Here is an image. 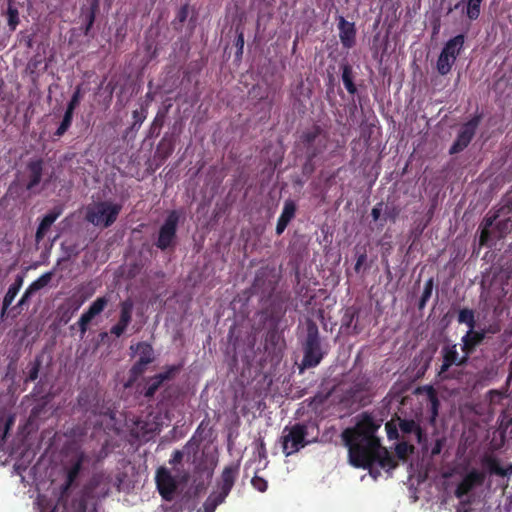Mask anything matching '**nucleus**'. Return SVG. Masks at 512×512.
Listing matches in <instances>:
<instances>
[{"label": "nucleus", "mask_w": 512, "mask_h": 512, "mask_svg": "<svg viewBox=\"0 0 512 512\" xmlns=\"http://www.w3.org/2000/svg\"><path fill=\"white\" fill-rule=\"evenodd\" d=\"M380 424L367 412L362 413L356 425L342 432V439L348 447L351 464L357 468L368 469L374 478L380 476V470H393L398 466L395 457L383 446L375 433Z\"/></svg>", "instance_id": "obj_1"}, {"label": "nucleus", "mask_w": 512, "mask_h": 512, "mask_svg": "<svg viewBox=\"0 0 512 512\" xmlns=\"http://www.w3.org/2000/svg\"><path fill=\"white\" fill-rule=\"evenodd\" d=\"M512 211V203L501 206L493 214H487L482 221V229L479 236L481 246H492V242L505 238L512 231L511 218L498 220L502 215Z\"/></svg>", "instance_id": "obj_2"}, {"label": "nucleus", "mask_w": 512, "mask_h": 512, "mask_svg": "<svg viewBox=\"0 0 512 512\" xmlns=\"http://www.w3.org/2000/svg\"><path fill=\"white\" fill-rule=\"evenodd\" d=\"M306 338L303 343V359L304 368H314L320 364L327 351L322 349L321 338L317 324L308 320L306 323Z\"/></svg>", "instance_id": "obj_3"}, {"label": "nucleus", "mask_w": 512, "mask_h": 512, "mask_svg": "<svg viewBox=\"0 0 512 512\" xmlns=\"http://www.w3.org/2000/svg\"><path fill=\"white\" fill-rule=\"evenodd\" d=\"M440 353L442 363L437 371V377L441 381L459 379L461 373L456 369L452 370L451 367H464L468 364L469 358L464 353L460 356L457 345L450 342L442 346Z\"/></svg>", "instance_id": "obj_4"}, {"label": "nucleus", "mask_w": 512, "mask_h": 512, "mask_svg": "<svg viewBox=\"0 0 512 512\" xmlns=\"http://www.w3.org/2000/svg\"><path fill=\"white\" fill-rule=\"evenodd\" d=\"M330 140L329 132L318 124L303 130L299 137V142L305 150V155L310 158H316L324 153Z\"/></svg>", "instance_id": "obj_5"}, {"label": "nucleus", "mask_w": 512, "mask_h": 512, "mask_svg": "<svg viewBox=\"0 0 512 512\" xmlns=\"http://www.w3.org/2000/svg\"><path fill=\"white\" fill-rule=\"evenodd\" d=\"M121 209L120 204L110 201L96 202L87 206L85 219L95 226L108 228L116 221Z\"/></svg>", "instance_id": "obj_6"}, {"label": "nucleus", "mask_w": 512, "mask_h": 512, "mask_svg": "<svg viewBox=\"0 0 512 512\" xmlns=\"http://www.w3.org/2000/svg\"><path fill=\"white\" fill-rule=\"evenodd\" d=\"M308 427L302 423H296L291 427H285L282 436V451L285 456H290L307 446L310 441L306 440Z\"/></svg>", "instance_id": "obj_7"}, {"label": "nucleus", "mask_w": 512, "mask_h": 512, "mask_svg": "<svg viewBox=\"0 0 512 512\" xmlns=\"http://www.w3.org/2000/svg\"><path fill=\"white\" fill-rule=\"evenodd\" d=\"M180 215L178 211L172 210L168 213L164 223L161 225L155 246L162 251L174 246L177 238V226Z\"/></svg>", "instance_id": "obj_8"}, {"label": "nucleus", "mask_w": 512, "mask_h": 512, "mask_svg": "<svg viewBox=\"0 0 512 512\" xmlns=\"http://www.w3.org/2000/svg\"><path fill=\"white\" fill-rule=\"evenodd\" d=\"M482 120L481 114L474 115L470 120L464 123L457 135L456 140L449 149L450 155H455L462 152L471 143L475 136L476 130Z\"/></svg>", "instance_id": "obj_9"}, {"label": "nucleus", "mask_w": 512, "mask_h": 512, "mask_svg": "<svg viewBox=\"0 0 512 512\" xmlns=\"http://www.w3.org/2000/svg\"><path fill=\"white\" fill-rule=\"evenodd\" d=\"M259 67L261 68L259 73L264 74L263 83L266 85V88L263 93L257 94V96H259V100L266 101L269 105H272L282 87V78L276 75L274 71H270V68H275V66Z\"/></svg>", "instance_id": "obj_10"}, {"label": "nucleus", "mask_w": 512, "mask_h": 512, "mask_svg": "<svg viewBox=\"0 0 512 512\" xmlns=\"http://www.w3.org/2000/svg\"><path fill=\"white\" fill-rule=\"evenodd\" d=\"M372 390V380L366 374L358 375L343 392V401L351 403L361 402Z\"/></svg>", "instance_id": "obj_11"}, {"label": "nucleus", "mask_w": 512, "mask_h": 512, "mask_svg": "<svg viewBox=\"0 0 512 512\" xmlns=\"http://www.w3.org/2000/svg\"><path fill=\"white\" fill-rule=\"evenodd\" d=\"M155 482L160 496L165 501H172L178 489V482L166 467H159L156 470Z\"/></svg>", "instance_id": "obj_12"}, {"label": "nucleus", "mask_w": 512, "mask_h": 512, "mask_svg": "<svg viewBox=\"0 0 512 512\" xmlns=\"http://www.w3.org/2000/svg\"><path fill=\"white\" fill-rule=\"evenodd\" d=\"M108 298L106 296L98 297L94 300L89 308L81 315L75 325H77L81 338L84 337L88 331L90 322L99 314H101L108 305Z\"/></svg>", "instance_id": "obj_13"}, {"label": "nucleus", "mask_w": 512, "mask_h": 512, "mask_svg": "<svg viewBox=\"0 0 512 512\" xmlns=\"http://www.w3.org/2000/svg\"><path fill=\"white\" fill-rule=\"evenodd\" d=\"M239 469V463H231L225 466L217 484L219 491L214 493L226 499L239 475Z\"/></svg>", "instance_id": "obj_14"}, {"label": "nucleus", "mask_w": 512, "mask_h": 512, "mask_svg": "<svg viewBox=\"0 0 512 512\" xmlns=\"http://www.w3.org/2000/svg\"><path fill=\"white\" fill-rule=\"evenodd\" d=\"M485 481V474L477 469L467 473L455 489V496L458 499L466 496L474 487L480 486Z\"/></svg>", "instance_id": "obj_15"}, {"label": "nucleus", "mask_w": 512, "mask_h": 512, "mask_svg": "<svg viewBox=\"0 0 512 512\" xmlns=\"http://www.w3.org/2000/svg\"><path fill=\"white\" fill-rule=\"evenodd\" d=\"M485 337V330L468 329L461 337V351L470 359L471 355L483 343Z\"/></svg>", "instance_id": "obj_16"}, {"label": "nucleus", "mask_w": 512, "mask_h": 512, "mask_svg": "<svg viewBox=\"0 0 512 512\" xmlns=\"http://www.w3.org/2000/svg\"><path fill=\"white\" fill-rule=\"evenodd\" d=\"M85 300V297L77 295H72L65 299V301L58 307L59 322L67 324L74 314L81 308Z\"/></svg>", "instance_id": "obj_17"}, {"label": "nucleus", "mask_w": 512, "mask_h": 512, "mask_svg": "<svg viewBox=\"0 0 512 512\" xmlns=\"http://www.w3.org/2000/svg\"><path fill=\"white\" fill-rule=\"evenodd\" d=\"M27 169V181L25 184L26 190L34 192L35 188L41 183L44 161L39 159H31L26 166Z\"/></svg>", "instance_id": "obj_18"}, {"label": "nucleus", "mask_w": 512, "mask_h": 512, "mask_svg": "<svg viewBox=\"0 0 512 512\" xmlns=\"http://www.w3.org/2000/svg\"><path fill=\"white\" fill-rule=\"evenodd\" d=\"M464 44V37L458 35L451 39L444 47L440 57L439 64H450L456 60Z\"/></svg>", "instance_id": "obj_19"}, {"label": "nucleus", "mask_w": 512, "mask_h": 512, "mask_svg": "<svg viewBox=\"0 0 512 512\" xmlns=\"http://www.w3.org/2000/svg\"><path fill=\"white\" fill-rule=\"evenodd\" d=\"M174 149V139L167 134L164 135V137L158 143L154 153V160L158 161V166L164 164V162L172 155Z\"/></svg>", "instance_id": "obj_20"}, {"label": "nucleus", "mask_w": 512, "mask_h": 512, "mask_svg": "<svg viewBox=\"0 0 512 512\" xmlns=\"http://www.w3.org/2000/svg\"><path fill=\"white\" fill-rule=\"evenodd\" d=\"M175 371H176V368L171 367L167 371H165L163 373H159V374L149 378L146 383L144 396L147 398H152L155 395V393L157 392V390L161 387L163 382L165 380H169L172 378Z\"/></svg>", "instance_id": "obj_21"}, {"label": "nucleus", "mask_w": 512, "mask_h": 512, "mask_svg": "<svg viewBox=\"0 0 512 512\" xmlns=\"http://www.w3.org/2000/svg\"><path fill=\"white\" fill-rule=\"evenodd\" d=\"M63 209L60 206L54 207L52 210H50L41 220L37 227L36 231V240L40 241L42 240L48 230L50 229L51 225L57 220V218L62 214Z\"/></svg>", "instance_id": "obj_22"}, {"label": "nucleus", "mask_w": 512, "mask_h": 512, "mask_svg": "<svg viewBox=\"0 0 512 512\" xmlns=\"http://www.w3.org/2000/svg\"><path fill=\"white\" fill-rule=\"evenodd\" d=\"M338 29L341 43L347 48L352 47L355 43L356 35L354 23L348 22L344 19V17L340 16Z\"/></svg>", "instance_id": "obj_23"}, {"label": "nucleus", "mask_w": 512, "mask_h": 512, "mask_svg": "<svg viewBox=\"0 0 512 512\" xmlns=\"http://www.w3.org/2000/svg\"><path fill=\"white\" fill-rule=\"evenodd\" d=\"M482 1L483 0H461L455 5V9H460L470 21H473L480 15Z\"/></svg>", "instance_id": "obj_24"}, {"label": "nucleus", "mask_w": 512, "mask_h": 512, "mask_svg": "<svg viewBox=\"0 0 512 512\" xmlns=\"http://www.w3.org/2000/svg\"><path fill=\"white\" fill-rule=\"evenodd\" d=\"M359 310L352 306L345 310L344 315L341 319V328L348 330L352 328V333L358 335L361 332V328L357 324Z\"/></svg>", "instance_id": "obj_25"}, {"label": "nucleus", "mask_w": 512, "mask_h": 512, "mask_svg": "<svg viewBox=\"0 0 512 512\" xmlns=\"http://www.w3.org/2000/svg\"><path fill=\"white\" fill-rule=\"evenodd\" d=\"M84 461L83 454H80L67 470L66 481L62 486V494L66 493L78 478Z\"/></svg>", "instance_id": "obj_26"}, {"label": "nucleus", "mask_w": 512, "mask_h": 512, "mask_svg": "<svg viewBox=\"0 0 512 512\" xmlns=\"http://www.w3.org/2000/svg\"><path fill=\"white\" fill-rule=\"evenodd\" d=\"M23 285V278L21 276H17L15 281L9 286L1 306V316L3 317L6 313L7 309L11 306L18 292L20 291Z\"/></svg>", "instance_id": "obj_27"}, {"label": "nucleus", "mask_w": 512, "mask_h": 512, "mask_svg": "<svg viewBox=\"0 0 512 512\" xmlns=\"http://www.w3.org/2000/svg\"><path fill=\"white\" fill-rule=\"evenodd\" d=\"M15 423V415L0 410V450L3 449L9 431Z\"/></svg>", "instance_id": "obj_28"}, {"label": "nucleus", "mask_w": 512, "mask_h": 512, "mask_svg": "<svg viewBox=\"0 0 512 512\" xmlns=\"http://www.w3.org/2000/svg\"><path fill=\"white\" fill-rule=\"evenodd\" d=\"M285 314V310H280L278 314L272 313L271 319L275 322V325L273 328H270L266 335V341L271 344L272 346H277L279 341L281 340V334L278 331V322L280 321L281 317Z\"/></svg>", "instance_id": "obj_29"}, {"label": "nucleus", "mask_w": 512, "mask_h": 512, "mask_svg": "<svg viewBox=\"0 0 512 512\" xmlns=\"http://www.w3.org/2000/svg\"><path fill=\"white\" fill-rule=\"evenodd\" d=\"M396 421L399 426V430L405 434H416L418 438L421 437V428L413 419H401L400 417L396 418Z\"/></svg>", "instance_id": "obj_30"}, {"label": "nucleus", "mask_w": 512, "mask_h": 512, "mask_svg": "<svg viewBox=\"0 0 512 512\" xmlns=\"http://www.w3.org/2000/svg\"><path fill=\"white\" fill-rule=\"evenodd\" d=\"M425 391L427 394V400L429 402V411L431 418L434 420L438 416L440 401L438 398L437 391L432 386H426Z\"/></svg>", "instance_id": "obj_31"}, {"label": "nucleus", "mask_w": 512, "mask_h": 512, "mask_svg": "<svg viewBox=\"0 0 512 512\" xmlns=\"http://www.w3.org/2000/svg\"><path fill=\"white\" fill-rule=\"evenodd\" d=\"M484 463L488 466L490 472L495 475L505 477L512 474V465L502 468L496 458L486 457Z\"/></svg>", "instance_id": "obj_32"}, {"label": "nucleus", "mask_w": 512, "mask_h": 512, "mask_svg": "<svg viewBox=\"0 0 512 512\" xmlns=\"http://www.w3.org/2000/svg\"><path fill=\"white\" fill-rule=\"evenodd\" d=\"M457 321L460 324L467 325L468 329H474L476 327L475 312L469 308H463L459 311Z\"/></svg>", "instance_id": "obj_33"}, {"label": "nucleus", "mask_w": 512, "mask_h": 512, "mask_svg": "<svg viewBox=\"0 0 512 512\" xmlns=\"http://www.w3.org/2000/svg\"><path fill=\"white\" fill-rule=\"evenodd\" d=\"M42 363L43 354L36 355L34 360L29 363V371L25 382H33L38 378Z\"/></svg>", "instance_id": "obj_34"}, {"label": "nucleus", "mask_w": 512, "mask_h": 512, "mask_svg": "<svg viewBox=\"0 0 512 512\" xmlns=\"http://www.w3.org/2000/svg\"><path fill=\"white\" fill-rule=\"evenodd\" d=\"M296 213V205L292 200H286L284 203L283 210L277 221L282 222L286 225L294 218Z\"/></svg>", "instance_id": "obj_35"}, {"label": "nucleus", "mask_w": 512, "mask_h": 512, "mask_svg": "<svg viewBox=\"0 0 512 512\" xmlns=\"http://www.w3.org/2000/svg\"><path fill=\"white\" fill-rule=\"evenodd\" d=\"M136 350L139 354V360L147 361V365L154 360V351L152 346L147 342H139L136 346Z\"/></svg>", "instance_id": "obj_36"}, {"label": "nucleus", "mask_w": 512, "mask_h": 512, "mask_svg": "<svg viewBox=\"0 0 512 512\" xmlns=\"http://www.w3.org/2000/svg\"><path fill=\"white\" fill-rule=\"evenodd\" d=\"M133 306L134 305L131 299H126L120 303L119 320L122 321L123 324H130L132 320Z\"/></svg>", "instance_id": "obj_37"}, {"label": "nucleus", "mask_w": 512, "mask_h": 512, "mask_svg": "<svg viewBox=\"0 0 512 512\" xmlns=\"http://www.w3.org/2000/svg\"><path fill=\"white\" fill-rule=\"evenodd\" d=\"M166 114L164 112H158L149 128L148 137H158L161 129L165 123Z\"/></svg>", "instance_id": "obj_38"}, {"label": "nucleus", "mask_w": 512, "mask_h": 512, "mask_svg": "<svg viewBox=\"0 0 512 512\" xmlns=\"http://www.w3.org/2000/svg\"><path fill=\"white\" fill-rule=\"evenodd\" d=\"M352 67L353 66H343L342 81L346 90L350 94H355L357 92V88L353 82Z\"/></svg>", "instance_id": "obj_39"}, {"label": "nucleus", "mask_w": 512, "mask_h": 512, "mask_svg": "<svg viewBox=\"0 0 512 512\" xmlns=\"http://www.w3.org/2000/svg\"><path fill=\"white\" fill-rule=\"evenodd\" d=\"M401 209L397 205H387L384 209V217L381 219L380 226L383 227L385 222L389 220L392 223H395L400 215Z\"/></svg>", "instance_id": "obj_40"}, {"label": "nucleus", "mask_w": 512, "mask_h": 512, "mask_svg": "<svg viewBox=\"0 0 512 512\" xmlns=\"http://www.w3.org/2000/svg\"><path fill=\"white\" fill-rule=\"evenodd\" d=\"M433 287H434V280H433V278H430L425 282L424 289H423L422 295H421L419 303H418L419 309H423L426 306L428 300L430 299V297L432 295Z\"/></svg>", "instance_id": "obj_41"}, {"label": "nucleus", "mask_w": 512, "mask_h": 512, "mask_svg": "<svg viewBox=\"0 0 512 512\" xmlns=\"http://www.w3.org/2000/svg\"><path fill=\"white\" fill-rule=\"evenodd\" d=\"M224 501L225 499L222 496L215 493L210 494L204 503L205 512H214L217 506Z\"/></svg>", "instance_id": "obj_42"}, {"label": "nucleus", "mask_w": 512, "mask_h": 512, "mask_svg": "<svg viewBox=\"0 0 512 512\" xmlns=\"http://www.w3.org/2000/svg\"><path fill=\"white\" fill-rule=\"evenodd\" d=\"M53 276V272H46L42 274L39 278H37L35 281H33L29 286L33 289V291L36 293L40 289L44 288L49 284Z\"/></svg>", "instance_id": "obj_43"}, {"label": "nucleus", "mask_w": 512, "mask_h": 512, "mask_svg": "<svg viewBox=\"0 0 512 512\" xmlns=\"http://www.w3.org/2000/svg\"><path fill=\"white\" fill-rule=\"evenodd\" d=\"M53 276V272H46L42 274L39 278H37L35 281H33L29 286L33 289V291L36 293L40 289L44 288L49 284Z\"/></svg>", "instance_id": "obj_44"}, {"label": "nucleus", "mask_w": 512, "mask_h": 512, "mask_svg": "<svg viewBox=\"0 0 512 512\" xmlns=\"http://www.w3.org/2000/svg\"><path fill=\"white\" fill-rule=\"evenodd\" d=\"M414 451V446L407 442H399L395 446V453L398 459L405 460L407 456Z\"/></svg>", "instance_id": "obj_45"}, {"label": "nucleus", "mask_w": 512, "mask_h": 512, "mask_svg": "<svg viewBox=\"0 0 512 512\" xmlns=\"http://www.w3.org/2000/svg\"><path fill=\"white\" fill-rule=\"evenodd\" d=\"M82 98H83L82 88L80 85H78L75 88V90L71 96V99L69 100V102L67 104V108L75 111V109L79 106Z\"/></svg>", "instance_id": "obj_46"}, {"label": "nucleus", "mask_w": 512, "mask_h": 512, "mask_svg": "<svg viewBox=\"0 0 512 512\" xmlns=\"http://www.w3.org/2000/svg\"><path fill=\"white\" fill-rule=\"evenodd\" d=\"M387 437L389 440H394L399 438V426L396 419H391L385 425Z\"/></svg>", "instance_id": "obj_47"}, {"label": "nucleus", "mask_w": 512, "mask_h": 512, "mask_svg": "<svg viewBox=\"0 0 512 512\" xmlns=\"http://www.w3.org/2000/svg\"><path fill=\"white\" fill-rule=\"evenodd\" d=\"M136 429L138 430V435H141L142 437H146L156 430L154 423L148 424L142 421L136 422Z\"/></svg>", "instance_id": "obj_48"}, {"label": "nucleus", "mask_w": 512, "mask_h": 512, "mask_svg": "<svg viewBox=\"0 0 512 512\" xmlns=\"http://www.w3.org/2000/svg\"><path fill=\"white\" fill-rule=\"evenodd\" d=\"M147 361L137 360L130 369V374L134 379L141 376L147 369Z\"/></svg>", "instance_id": "obj_49"}, {"label": "nucleus", "mask_w": 512, "mask_h": 512, "mask_svg": "<svg viewBox=\"0 0 512 512\" xmlns=\"http://www.w3.org/2000/svg\"><path fill=\"white\" fill-rule=\"evenodd\" d=\"M132 116H133L134 122L131 125L130 130H138L140 128V126L142 125V123L146 119V110H144V109L142 111L134 110L132 113Z\"/></svg>", "instance_id": "obj_50"}, {"label": "nucleus", "mask_w": 512, "mask_h": 512, "mask_svg": "<svg viewBox=\"0 0 512 512\" xmlns=\"http://www.w3.org/2000/svg\"><path fill=\"white\" fill-rule=\"evenodd\" d=\"M201 440H197L195 435L185 444L184 446V453L190 454L193 453L194 455L197 454L199 447H200Z\"/></svg>", "instance_id": "obj_51"}, {"label": "nucleus", "mask_w": 512, "mask_h": 512, "mask_svg": "<svg viewBox=\"0 0 512 512\" xmlns=\"http://www.w3.org/2000/svg\"><path fill=\"white\" fill-rule=\"evenodd\" d=\"M252 486L259 492H265L268 488L267 481L258 475H255L251 480Z\"/></svg>", "instance_id": "obj_52"}, {"label": "nucleus", "mask_w": 512, "mask_h": 512, "mask_svg": "<svg viewBox=\"0 0 512 512\" xmlns=\"http://www.w3.org/2000/svg\"><path fill=\"white\" fill-rule=\"evenodd\" d=\"M305 156H306V161L302 166V173L305 176H310L315 171V164H314L315 158H310L309 155H305Z\"/></svg>", "instance_id": "obj_53"}, {"label": "nucleus", "mask_w": 512, "mask_h": 512, "mask_svg": "<svg viewBox=\"0 0 512 512\" xmlns=\"http://www.w3.org/2000/svg\"><path fill=\"white\" fill-rule=\"evenodd\" d=\"M34 294L35 292L33 291V289L30 286H28L25 292L23 293L22 297L18 301L16 308H23L24 306L28 305L31 296H33Z\"/></svg>", "instance_id": "obj_54"}, {"label": "nucleus", "mask_w": 512, "mask_h": 512, "mask_svg": "<svg viewBox=\"0 0 512 512\" xmlns=\"http://www.w3.org/2000/svg\"><path fill=\"white\" fill-rule=\"evenodd\" d=\"M128 326V324H123L122 321L118 320V322L111 327L110 333L116 337H121Z\"/></svg>", "instance_id": "obj_55"}, {"label": "nucleus", "mask_w": 512, "mask_h": 512, "mask_svg": "<svg viewBox=\"0 0 512 512\" xmlns=\"http://www.w3.org/2000/svg\"><path fill=\"white\" fill-rule=\"evenodd\" d=\"M128 326V324H123L122 321L118 320V322L111 327L110 333L116 337H121Z\"/></svg>", "instance_id": "obj_56"}, {"label": "nucleus", "mask_w": 512, "mask_h": 512, "mask_svg": "<svg viewBox=\"0 0 512 512\" xmlns=\"http://www.w3.org/2000/svg\"><path fill=\"white\" fill-rule=\"evenodd\" d=\"M71 124L72 123H70L69 121H66V120L62 119L60 125L58 126V128L54 132V136H56V137L63 136L68 131V129L70 128Z\"/></svg>", "instance_id": "obj_57"}, {"label": "nucleus", "mask_w": 512, "mask_h": 512, "mask_svg": "<svg viewBox=\"0 0 512 512\" xmlns=\"http://www.w3.org/2000/svg\"><path fill=\"white\" fill-rule=\"evenodd\" d=\"M383 205L384 203L381 201V202H378L371 210V217L373 219V221L377 222L378 220H380V217H381V213L383 211Z\"/></svg>", "instance_id": "obj_58"}, {"label": "nucleus", "mask_w": 512, "mask_h": 512, "mask_svg": "<svg viewBox=\"0 0 512 512\" xmlns=\"http://www.w3.org/2000/svg\"><path fill=\"white\" fill-rule=\"evenodd\" d=\"M8 23L12 30H14L18 24V13L11 8L8 10Z\"/></svg>", "instance_id": "obj_59"}, {"label": "nucleus", "mask_w": 512, "mask_h": 512, "mask_svg": "<svg viewBox=\"0 0 512 512\" xmlns=\"http://www.w3.org/2000/svg\"><path fill=\"white\" fill-rule=\"evenodd\" d=\"M366 260H367V254H366L365 251L360 253V254H358L357 259H356V263L354 265V270L357 273L360 272V270H361L362 266L365 264Z\"/></svg>", "instance_id": "obj_60"}, {"label": "nucleus", "mask_w": 512, "mask_h": 512, "mask_svg": "<svg viewBox=\"0 0 512 512\" xmlns=\"http://www.w3.org/2000/svg\"><path fill=\"white\" fill-rule=\"evenodd\" d=\"M184 452L181 450H175L169 460L171 465L180 464L183 460Z\"/></svg>", "instance_id": "obj_61"}, {"label": "nucleus", "mask_w": 512, "mask_h": 512, "mask_svg": "<svg viewBox=\"0 0 512 512\" xmlns=\"http://www.w3.org/2000/svg\"><path fill=\"white\" fill-rule=\"evenodd\" d=\"M189 15V8L187 5L182 6L176 16V20H178L180 23H183Z\"/></svg>", "instance_id": "obj_62"}, {"label": "nucleus", "mask_w": 512, "mask_h": 512, "mask_svg": "<svg viewBox=\"0 0 512 512\" xmlns=\"http://www.w3.org/2000/svg\"><path fill=\"white\" fill-rule=\"evenodd\" d=\"M74 505H76L78 512H85L87 508L85 497L81 496L78 500L74 501Z\"/></svg>", "instance_id": "obj_63"}, {"label": "nucleus", "mask_w": 512, "mask_h": 512, "mask_svg": "<svg viewBox=\"0 0 512 512\" xmlns=\"http://www.w3.org/2000/svg\"><path fill=\"white\" fill-rule=\"evenodd\" d=\"M258 455L259 458H266L267 457V450L266 446L263 440H260L259 447H258Z\"/></svg>", "instance_id": "obj_64"}]
</instances>
